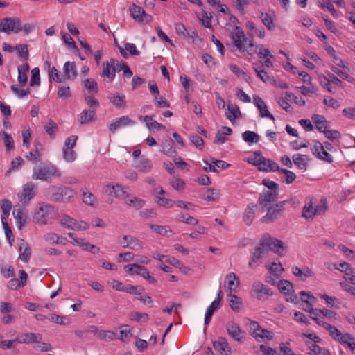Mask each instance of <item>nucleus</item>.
Listing matches in <instances>:
<instances>
[{
  "mask_svg": "<svg viewBox=\"0 0 355 355\" xmlns=\"http://www.w3.org/2000/svg\"><path fill=\"white\" fill-rule=\"evenodd\" d=\"M71 89L69 86L61 85L58 87V96L61 98H68L71 97Z\"/></svg>",
  "mask_w": 355,
  "mask_h": 355,
  "instance_id": "nucleus-48",
  "label": "nucleus"
},
{
  "mask_svg": "<svg viewBox=\"0 0 355 355\" xmlns=\"http://www.w3.org/2000/svg\"><path fill=\"white\" fill-rule=\"evenodd\" d=\"M49 78H52L57 83H62L65 81L63 76H60L58 69L55 67H52L49 70Z\"/></svg>",
  "mask_w": 355,
  "mask_h": 355,
  "instance_id": "nucleus-52",
  "label": "nucleus"
},
{
  "mask_svg": "<svg viewBox=\"0 0 355 355\" xmlns=\"http://www.w3.org/2000/svg\"><path fill=\"white\" fill-rule=\"evenodd\" d=\"M263 25L269 31H273L275 28L272 17L266 12H261L259 16Z\"/></svg>",
  "mask_w": 355,
  "mask_h": 355,
  "instance_id": "nucleus-32",
  "label": "nucleus"
},
{
  "mask_svg": "<svg viewBox=\"0 0 355 355\" xmlns=\"http://www.w3.org/2000/svg\"><path fill=\"white\" fill-rule=\"evenodd\" d=\"M130 318L132 320L139 322L144 320L146 322L148 320V315L147 313H142L139 312H132L130 314Z\"/></svg>",
  "mask_w": 355,
  "mask_h": 355,
  "instance_id": "nucleus-61",
  "label": "nucleus"
},
{
  "mask_svg": "<svg viewBox=\"0 0 355 355\" xmlns=\"http://www.w3.org/2000/svg\"><path fill=\"white\" fill-rule=\"evenodd\" d=\"M63 157L67 162H72L76 159V155L73 148H69L68 147H63Z\"/></svg>",
  "mask_w": 355,
  "mask_h": 355,
  "instance_id": "nucleus-45",
  "label": "nucleus"
},
{
  "mask_svg": "<svg viewBox=\"0 0 355 355\" xmlns=\"http://www.w3.org/2000/svg\"><path fill=\"white\" fill-rule=\"evenodd\" d=\"M162 152L167 156H173L177 153L176 150L173 148L168 141L162 145Z\"/></svg>",
  "mask_w": 355,
  "mask_h": 355,
  "instance_id": "nucleus-51",
  "label": "nucleus"
},
{
  "mask_svg": "<svg viewBox=\"0 0 355 355\" xmlns=\"http://www.w3.org/2000/svg\"><path fill=\"white\" fill-rule=\"evenodd\" d=\"M227 296L229 297V305L231 309L234 311H239L242 303L241 299L233 293H228Z\"/></svg>",
  "mask_w": 355,
  "mask_h": 355,
  "instance_id": "nucleus-36",
  "label": "nucleus"
},
{
  "mask_svg": "<svg viewBox=\"0 0 355 355\" xmlns=\"http://www.w3.org/2000/svg\"><path fill=\"white\" fill-rule=\"evenodd\" d=\"M136 168L141 172L148 173L152 169L151 161L148 158L142 157L137 164Z\"/></svg>",
  "mask_w": 355,
  "mask_h": 355,
  "instance_id": "nucleus-33",
  "label": "nucleus"
},
{
  "mask_svg": "<svg viewBox=\"0 0 355 355\" xmlns=\"http://www.w3.org/2000/svg\"><path fill=\"white\" fill-rule=\"evenodd\" d=\"M40 69L37 67H35L31 71V78L30 80V86L40 85Z\"/></svg>",
  "mask_w": 355,
  "mask_h": 355,
  "instance_id": "nucleus-47",
  "label": "nucleus"
},
{
  "mask_svg": "<svg viewBox=\"0 0 355 355\" xmlns=\"http://www.w3.org/2000/svg\"><path fill=\"white\" fill-rule=\"evenodd\" d=\"M278 288L282 293L289 295V297L286 299V301L294 304L299 303V299L295 294L293 284L289 281L285 279L279 281L278 283Z\"/></svg>",
  "mask_w": 355,
  "mask_h": 355,
  "instance_id": "nucleus-9",
  "label": "nucleus"
},
{
  "mask_svg": "<svg viewBox=\"0 0 355 355\" xmlns=\"http://www.w3.org/2000/svg\"><path fill=\"white\" fill-rule=\"evenodd\" d=\"M226 329L228 335L234 340L241 343L243 341V334L244 332L240 329L239 326L234 322H228L226 325Z\"/></svg>",
  "mask_w": 355,
  "mask_h": 355,
  "instance_id": "nucleus-13",
  "label": "nucleus"
},
{
  "mask_svg": "<svg viewBox=\"0 0 355 355\" xmlns=\"http://www.w3.org/2000/svg\"><path fill=\"white\" fill-rule=\"evenodd\" d=\"M323 133L325 137L331 140L338 139L341 137V134L338 130H325Z\"/></svg>",
  "mask_w": 355,
  "mask_h": 355,
  "instance_id": "nucleus-64",
  "label": "nucleus"
},
{
  "mask_svg": "<svg viewBox=\"0 0 355 355\" xmlns=\"http://www.w3.org/2000/svg\"><path fill=\"white\" fill-rule=\"evenodd\" d=\"M115 336V333L112 331L101 330L99 332H97V337L101 340H112Z\"/></svg>",
  "mask_w": 355,
  "mask_h": 355,
  "instance_id": "nucleus-49",
  "label": "nucleus"
},
{
  "mask_svg": "<svg viewBox=\"0 0 355 355\" xmlns=\"http://www.w3.org/2000/svg\"><path fill=\"white\" fill-rule=\"evenodd\" d=\"M327 328L326 329L329 335L332 337L335 340H338L339 339V336L341 335V332L338 330L336 327L329 324V325H327Z\"/></svg>",
  "mask_w": 355,
  "mask_h": 355,
  "instance_id": "nucleus-63",
  "label": "nucleus"
},
{
  "mask_svg": "<svg viewBox=\"0 0 355 355\" xmlns=\"http://www.w3.org/2000/svg\"><path fill=\"white\" fill-rule=\"evenodd\" d=\"M213 347L222 355H231L230 347L225 337H219L217 340L214 341Z\"/></svg>",
  "mask_w": 355,
  "mask_h": 355,
  "instance_id": "nucleus-16",
  "label": "nucleus"
},
{
  "mask_svg": "<svg viewBox=\"0 0 355 355\" xmlns=\"http://www.w3.org/2000/svg\"><path fill=\"white\" fill-rule=\"evenodd\" d=\"M130 16L135 20L139 21L142 16V14H144V10L135 4H132L130 6L129 8Z\"/></svg>",
  "mask_w": 355,
  "mask_h": 355,
  "instance_id": "nucleus-37",
  "label": "nucleus"
},
{
  "mask_svg": "<svg viewBox=\"0 0 355 355\" xmlns=\"http://www.w3.org/2000/svg\"><path fill=\"white\" fill-rule=\"evenodd\" d=\"M141 268V265L138 264H128L125 266V270L131 275H139Z\"/></svg>",
  "mask_w": 355,
  "mask_h": 355,
  "instance_id": "nucleus-60",
  "label": "nucleus"
},
{
  "mask_svg": "<svg viewBox=\"0 0 355 355\" xmlns=\"http://www.w3.org/2000/svg\"><path fill=\"white\" fill-rule=\"evenodd\" d=\"M13 215L16 219L18 228L21 229L26 223V214L21 209H18L13 211Z\"/></svg>",
  "mask_w": 355,
  "mask_h": 355,
  "instance_id": "nucleus-31",
  "label": "nucleus"
},
{
  "mask_svg": "<svg viewBox=\"0 0 355 355\" xmlns=\"http://www.w3.org/2000/svg\"><path fill=\"white\" fill-rule=\"evenodd\" d=\"M327 209L328 205L327 198H322L320 200V205H317L313 211L312 210V216L324 214Z\"/></svg>",
  "mask_w": 355,
  "mask_h": 355,
  "instance_id": "nucleus-35",
  "label": "nucleus"
},
{
  "mask_svg": "<svg viewBox=\"0 0 355 355\" xmlns=\"http://www.w3.org/2000/svg\"><path fill=\"white\" fill-rule=\"evenodd\" d=\"M323 103L325 105L334 109L338 108L340 107L339 102L331 96H324Z\"/></svg>",
  "mask_w": 355,
  "mask_h": 355,
  "instance_id": "nucleus-62",
  "label": "nucleus"
},
{
  "mask_svg": "<svg viewBox=\"0 0 355 355\" xmlns=\"http://www.w3.org/2000/svg\"><path fill=\"white\" fill-rule=\"evenodd\" d=\"M44 130L51 137H54L55 132L58 130V127L56 123L52 119H49L47 123L44 125Z\"/></svg>",
  "mask_w": 355,
  "mask_h": 355,
  "instance_id": "nucleus-41",
  "label": "nucleus"
},
{
  "mask_svg": "<svg viewBox=\"0 0 355 355\" xmlns=\"http://www.w3.org/2000/svg\"><path fill=\"white\" fill-rule=\"evenodd\" d=\"M85 100L86 101L87 105L89 107V109H95L99 107L98 101L92 95H88L85 97Z\"/></svg>",
  "mask_w": 355,
  "mask_h": 355,
  "instance_id": "nucleus-56",
  "label": "nucleus"
},
{
  "mask_svg": "<svg viewBox=\"0 0 355 355\" xmlns=\"http://www.w3.org/2000/svg\"><path fill=\"white\" fill-rule=\"evenodd\" d=\"M124 243L121 242L123 248H130V249L138 250L143 248L142 243L135 237L130 235H125L123 237Z\"/></svg>",
  "mask_w": 355,
  "mask_h": 355,
  "instance_id": "nucleus-17",
  "label": "nucleus"
},
{
  "mask_svg": "<svg viewBox=\"0 0 355 355\" xmlns=\"http://www.w3.org/2000/svg\"><path fill=\"white\" fill-rule=\"evenodd\" d=\"M284 245V244L282 241L277 239H273L268 234H264L259 241V245L252 253L249 266L251 268L257 266L258 265V261L270 250L277 253L279 256H283L284 251L285 250Z\"/></svg>",
  "mask_w": 355,
  "mask_h": 355,
  "instance_id": "nucleus-2",
  "label": "nucleus"
},
{
  "mask_svg": "<svg viewBox=\"0 0 355 355\" xmlns=\"http://www.w3.org/2000/svg\"><path fill=\"white\" fill-rule=\"evenodd\" d=\"M22 31L21 19L17 17H5L0 20V33H17Z\"/></svg>",
  "mask_w": 355,
  "mask_h": 355,
  "instance_id": "nucleus-6",
  "label": "nucleus"
},
{
  "mask_svg": "<svg viewBox=\"0 0 355 355\" xmlns=\"http://www.w3.org/2000/svg\"><path fill=\"white\" fill-rule=\"evenodd\" d=\"M235 31L234 33H232V40L234 45L240 52L248 51L249 55L257 53L259 58L262 60L266 58H273L270 50L264 49L263 45L255 46L254 40H248L243 31L239 26H236Z\"/></svg>",
  "mask_w": 355,
  "mask_h": 355,
  "instance_id": "nucleus-1",
  "label": "nucleus"
},
{
  "mask_svg": "<svg viewBox=\"0 0 355 355\" xmlns=\"http://www.w3.org/2000/svg\"><path fill=\"white\" fill-rule=\"evenodd\" d=\"M55 214L54 207L46 203H39L34 209L33 221L40 225H46Z\"/></svg>",
  "mask_w": 355,
  "mask_h": 355,
  "instance_id": "nucleus-4",
  "label": "nucleus"
},
{
  "mask_svg": "<svg viewBox=\"0 0 355 355\" xmlns=\"http://www.w3.org/2000/svg\"><path fill=\"white\" fill-rule=\"evenodd\" d=\"M177 219L180 222L190 225H197L198 223L197 219L189 216L188 214H180L177 216Z\"/></svg>",
  "mask_w": 355,
  "mask_h": 355,
  "instance_id": "nucleus-46",
  "label": "nucleus"
},
{
  "mask_svg": "<svg viewBox=\"0 0 355 355\" xmlns=\"http://www.w3.org/2000/svg\"><path fill=\"white\" fill-rule=\"evenodd\" d=\"M253 100L255 105L260 112V116L261 117H267L272 121L275 120L274 116L268 111L267 105L261 97L255 95L253 96Z\"/></svg>",
  "mask_w": 355,
  "mask_h": 355,
  "instance_id": "nucleus-15",
  "label": "nucleus"
},
{
  "mask_svg": "<svg viewBox=\"0 0 355 355\" xmlns=\"http://www.w3.org/2000/svg\"><path fill=\"white\" fill-rule=\"evenodd\" d=\"M252 288L253 291L256 293L257 299L261 300H265L273 294L270 288L261 282H255L253 284Z\"/></svg>",
  "mask_w": 355,
  "mask_h": 355,
  "instance_id": "nucleus-12",
  "label": "nucleus"
},
{
  "mask_svg": "<svg viewBox=\"0 0 355 355\" xmlns=\"http://www.w3.org/2000/svg\"><path fill=\"white\" fill-rule=\"evenodd\" d=\"M135 124V121L131 120L128 116H123L119 119H116L113 123L110 125V130L112 132H115L117 129L126 126L132 125Z\"/></svg>",
  "mask_w": 355,
  "mask_h": 355,
  "instance_id": "nucleus-21",
  "label": "nucleus"
},
{
  "mask_svg": "<svg viewBox=\"0 0 355 355\" xmlns=\"http://www.w3.org/2000/svg\"><path fill=\"white\" fill-rule=\"evenodd\" d=\"M293 163L300 168H304L307 166L310 160L309 155L295 154L293 156Z\"/></svg>",
  "mask_w": 355,
  "mask_h": 355,
  "instance_id": "nucleus-27",
  "label": "nucleus"
},
{
  "mask_svg": "<svg viewBox=\"0 0 355 355\" xmlns=\"http://www.w3.org/2000/svg\"><path fill=\"white\" fill-rule=\"evenodd\" d=\"M37 186L33 182L26 184L21 193H19V198L22 203L29 202L36 193Z\"/></svg>",
  "mask_w": 355,
  "mask_h": 355,
  "instance_id": "nucleus-11",
  "label": "nucleus"
},
{
  "mask_svg": "<svg viewBox=\"0 0 355 355\" xmlns=\"http://www.w3.org/2000/svg\"><path fill=\"white\" fill-rule=\"evenodd\" d=\"M60 172L58 168L51 164H44L33 168V178L42 181H49L52 177H60Z\"/></svg>",
  "mask_w": 355,
  "mask_h": 355,
  "instance_id": "nucleus-5",
  "label": "nucleus"
},
{
  "mask_svg": "<svg viewBox=\"0 0 355 355\" xmlns=\"http://www.w3.org/2000/svg\"><path fill=\"white\" fill-rule=\"evenodd\" d=\"M150 228L158 234L165 236L168 232H171V230L168 229L167 226H160L157 225H150Z\"/></svg>",
  "mask_w": 355,
  "mask_h": 355,
  "instance_id": "nucleus-55",
  "label": "nucleus"
},
{
  "mask_svg": "<svg viewBox=\"0 0 355 355\" xmlns=\"http://www.w3.org/2000/svg\"><path fill=\"white\" fill-rule=\"evenodd\" d=\"M230 70L236 74L237 76H243V78L248 81L250 80V76H248L245 72H244L243 70H241L239 67H237L236 64H230L229 66Z\"/></svg>",
  "mask_w": 355,
  "mask_h": 355,
  "instance_id": "nucleus-58",
  "label": "nucleus"
},
{
  "mask_svg": "<svg viewBox=\"0 0 355 355\" xmlns=\"http://www.w3.org/2000/svg\"><path fill=\"white\" fill-rule=\"evenodd\" d=\"M279 172L285 175V182L286 184L292 183L296 178L295 174L293 171L287 169L281 168Z\"/></svg>",
  "mask_w": 355,
  "mask_h": 355,
  "instance_id": "nucleus-57",
  "label": "nucleus"
},
{
  "mask_svg": "<svg viewBox=\"0 0 355 355\" xmlns=\"http://www.w3.org/2000/svg\"><path fill=\"white\" fill-rule=\"evenodd\" d=\"M96 199L95 196L90 192L83 193V201L86 205L89 206H94Z\"/></svg>",
  "mask_w": 355,
  "mask_h": 355,
  "instance_id": "nucleus-54",
  "label": "nucleus"
},
{
  "mask_svg": "<svg viewBox=\"0 0 355 355\" xmlns=\"http://www.w3.org/2000/svg\"><path fill=\"white\" fill-rule=\"evenodd\" d=\"M242 139L249 144H257L259 140V135L252 131L247 130L242 133Z\"/></svg>",
  "mask_w": 355,
  "mask_h": 355,
  "instance_id": "nucleus-30",
  "label": "nucleus"
},
{
  "mask_svg": "<svg viewBox=\"0 0 355 355\" xmlns=\"http://www.w3.org/2000/svg\"><path fill=\"white\" fill-rule=\"evenodd\" d=\"M226 279L227 280V290L229 293L236 292L239 285V280L236 275L234 272H230L226 276Z\"/></svg>",
  "mask_w": 355,
  "mask_h": 355,
  "instance_id": "nucleus-25",
  "label": "nucleus"
},
{
  "mask_svg": "<svg viewBox=\"0 0 355 355\" xmlns=\"http://www.w3.org/2000/svg\"><path fill=\"white\" fill-rule=\"evenodd\" d=\"M253 69L262 81L266 82L270 80L268 73L257 63H253Z\"/></svg>",
  "mask_w": 355,
  "mask_h": 355,
  "instance_id": "nucleus-43",
  "label": "nucleus"
},
{
  "mask_svg": "<svg viewBox=\"0 0 355 355\" xmlns=\"http://www.w3.org/2000/svg\"><path fill=\"white\" fill-rule=\"evenodd\" d=\"M35 153L30 152L28 155L26 156V157L33 162H37L40 159V157L41 154L40 152V149L42 148V145L38 141H35Z\"/></svg>",
  "mask_w": 355,
  "mask_h": 355,
  "instance_id": "nucleus-38",
  "label": "nucleus"
},
{
  "mask_svg": "<svg viewBox=\"0 0 355 355\" xmlns=\"http://www.w3.org/2000/svg\"><path fill=\"white\" fill-rule=\"evenodd\" d=\"M83 84L89 93L97 94L98 92L97 82L93 78H86Z\"/></svg>",
  "mask_w": 355,
  "mask_h": 355,
  "instance_id": "nucleus-34",
  "label": "nucleus"
},
{
  "mask_svg": "<svg viewBox=\"0 0 355 355\" xmlns=\"http://www.w3.org/2000/svg\"><path fill=\"white\" fill-rule=\"evenodd\" d=\"M15 50L18 56L23 60H27L28 59V46L26 44H19L15 46Z\"/></svg>",
  "mask_w": 355,
  "mask_h": 355,
  "instance_id": "nucleus-42",
  "label": "nucleus"
},
{
  "mask_svg": "<svg viewBox=\"0 0 355 355\" xmlns=\"http://www.w3.org/2000/svg\"><path fill=\"white\" fill-rule=\"evenodd\" d=\"M300 294L302 297V300L303 301V302L305 303V305L304 306L303 309L308 313H311V302L309 300L311 298V295H310L309 293H306L305 291H301L300 293Z\"/></svg>",
  "mask_w": 355,
  "mask_h": 355,
  "instance_id": "nucleus-50",
  "label": "nucleus"
},
{
  "mask_svg": "<svg viewBox=\"0 0 355 355\" xmlns=\"http://www.w3.org/2000/svg\"><path fill=\"white\" fill-rule=\"evenodd\" d=\"M46 196L51 201L67 202L74 197V191L64 186H50L46 190Z\"/></svg>",
  "mask_w": 355,
  "mask_h": 355,
  "instance_id": "nucleus-3",
  "label": "nucleus"
},
{
  "mask_svg": "<svg viewBox=\"0 0 355 355\" xmlns=\"http://www.w3.org/2000/svg\"><path fill=\"white\" fill-rule=\"evenodd\" d=\"M312 122L315 128L320 132H323L329 128V121L320 114L312 115Z\"/></svg>",
  "mask_w": 355,
  "mask_h": 355,
  "instance_id": "nucleus-18",
  "label": "nucleus"
},
{
  "mask_svg": "<svg viewBox=\"0 0 355 355\" xmlns=\"http://www.w3.org/2000/svg\"><path fill=\"white\" fill-rule=\"evenodd\" d=\"M287 204V201H281L270 207L268 206L266 208L267 213L261 218V221L263 223H270L277 220L282 216V213L285 210Z\"/></svg>",
  "mask_w": 355,
  "mask_h": 355,
  "instance_id": "nucleus-7",
  "label": "nucleus"
},
{
  "mask_svg": "<svg viewBox=\"0 0 355 355\" xmlns=\"http://www.w3.org/2000/svg\"><path fill=\"white\" fill-rule=\"evenodd\" d=\"M96 119V110L95 109L84 110L79 114V121L80 124H86Z\"/></svg>",
  "mask_w": 355,
  "mask_h": 355,
  "instance_id": "nucleus-22",
  "label": "nucleus"
},
{
  "mask_svg": "<svg viewBox=\"0 0 355 355\" xmlns=\"http://www.w3.org/2000/svg\"><path fill=\"white\" fill-rule=\"evenodd\" d=\"M313 153L318 158L327 161L329 163H331L333 162L331 155L326 151L323 145L318 141H314Z\"/></svg>",
  "mask_w": 355,
  "mask_h": 355,
  "instance_id": "nucleus-14",
  "label": "nucleus"
},
{
  "mask_svg": "<svg viewBox=\"0 0 355 355\" xmlns=\"http://www.w3.org/2000/svg\"><path fill=\"white\" fill-rule=\"evenodd\" d=\"M115 64L116 60L113 58L103 64V70L100 75L101 77L106 78L108 83L112 82L116 76Z\"/></svg>",
  "mask_w": 355,
  "mask_h": 355,
  "instance_id": "nucleus-10",
  "label": "nucleus"
},
{
  "mask_svg": "<svg viewBox=\"0 0 355 355\" xmlns=\"http://www.w3.org/2000/svg\"><path fill=\"white\" fill-rule=\"evenodd\" d=\"M105 192L108 195H114L116 198L123 197L125 193L124 189L121 187V185L118 184L116 185L112 184L106 185L105 187Z\"/></svg>",
  "mask_w": 355,
  "mask_h": 355,
  "instance_id": "nucleus-24",
  "label": "nucleus"
},
{
  "mask_svg": "<svg viewBox=\"0 0 355 355\" xmlns=\"http://www.w3.org/2000/svg\"><path fill=\"white\" fill-rule=\"evenodd\" d=\"M125 203L135 209H139L144 205L145 201L142 199L134 197L127 200Z\"/></svg>",
  "mask_w": 355,
  "mask_h": 355,
  "instance_id": "nucleus-44",
  "label": "nucleus"
},
{
  "mask_svg": "<svg viewBox=\"0 0 355 355\" xmlns=\"http://www.w3.org/2000/svg\"><path fill=\"white\" fill-rule=\"evenodd\" d=\"M226 117L231 121L241 116L239 107L236 105H227V112L225 113Z\"/></svg>",
  "mask_w": 355,
  "mask_h": 355,
  "instance_id": "nucleus-28",
  "label": "nucleus"
},
{
  "mask_svg": "<svg viewBox=\"0 0 355 355\" xmlns=\"http://www.w3.org/2000/svg\"><path fill=\"white\" fill-rule=\"evenodd\" d=\"M50 320L54 323H56L60 325H67L69 324L71 321L69 318L65 316L58 315L55 313H51L50 315Z\"/></svg>",
  "mask_w": 355,
  "mask_h": 355,
  "instance_id": "nucleus-40",
  "label": "nucleus"
},
{
  "mask_svg": "<svg viewBox=\"0 0 355 355\" xmlns=\"http://www.w3.org/2000/svg\"><path fill=\"white\" fill-rule=\"evenodd\" d=\"M20 245H19V258L24 262L26 263L29 261L31 254V249L28 244L23 239H21L19 240Z\"/></svg>",
  "mask_w": 355,
  "mask_h": 355,
  "instance_id": "nucleus-23",
  "label": "nucleus"
},
{
  "mask_svg": "<svg viewBox=\"0 0 355 355\" xmlns=\"http://www.w3.org/2000/svg\"><path fill=\"white\" fill-rule=\"evenodd\" d=\"M64 80H74L77 77V70L74 62H66L63 67Z\"/></svg>",
  "mask_w": 355,
  "mask_h": 355,
  "instance_id": "nucleus-19",
  "label": "nucleus"
},
{
  "mask_svg": "<svg viewBox=\"0 0 355 355\" xmlns=\"http://www.w3.org/2000/svg\"><path fill=\"white\" fill-rule=\"evenodd\" d=\"M278 200V192L270 190H263L258 198V202L261 207V211H265L270 202H277Z\"/></svg>",
  "mask_w": 355,
  "mask_h": 355,
  "instance_id": "nucleus-8",
  "label": "nucleus"
},
{
  "mask_svg": "<svg viewBox=\"0 0 355 355\" xmlns=\"http://www.w3.org/2000/svg\"><path fill=\"white\" fill-rule=\"evenodd\" d=\"M11 90L20 98L30 94V89L28 88L26 89H19L17 85H12L11 86Z\"/></svg>",
  "mask_w": 355,
  "mask_h": 355,
  "instance_id": "nucleus-53",
  "label": "nucleus"
},
{
  "mask_svg": "<svg viewBox=\"0 0 355 355\" xmlns=\"http://www.w3.org/2000/svg\"><path fill=\"white\" fill-rule=\"evenodd\" d=\"M62 37L64 42L69 46V48L78 51L76 42L70 35L62 33Z\"/></svg>",
  "mask_w": 355,
  "mask_h": 355,
  "instance_id": "nucleus-59",
  "label": "nucleus"
},
{
  "mask_svg": "<svg viewBox=\"0 0 355 355\" xmlns=\"http://www.w3.org/2000/svg\"><path fill=\"white\" fill-rule=\"evenodd\" d=\"M280 168H281L279 166V165L276 162H275L269 159H266L265 157L263 159L262 166L259 167V171H265V172L276 171H279L280 170Z\"/></svg>",
  "mask_w": 355,
  "mask_h": 355,
  "instance_id": "nucleus-26",
  "label": "nucleus"
},
{
  "mask_svg": "<svg viewBox=\"0 0 355 355\" xmlns=\"http://www.w3.org/2000/svg\"><path fill=\"white\" fill-rule=\"evenodd\" d=\"M42 339L40 334L24 333L19 335V343H40Z\"/></svg>",
  "mask_w": 355,
  "mask_h": 355,
  "instance_id": "nucleus-20",
  "label": "nucleus"
},
{
  "mask_svg": "<svg viewBox=\"0 0 355 355\" xmlns=\"http://www.w3.org/2000/svg\"><path fill=\"white\" fill-rule=\"evenodd\" d=\"M312 320H313L318 325L324 327L325 329L327 328V325H329V323L325 322L323 320V317L319 314L318 309L312 308Z\"/></svg>",
  "mask_w": 355,
  "mask_h": 355,
  "instance_id": "nucleus-39",
  "label": "nucleus"
},
{
  "mask_svg": "<svg viewBox=\"0 0 355 355\" xmlns=\"http://www.w3.org/2000/svg\"><path fill=\"white\" fill-rule=\"evenodd\" d=\"M108 98L116 107H125V96L123 94H115L114 95H110L108 96Z\"/></svg>",
  "mask_w": 355,
  "mask_h": 355,
  "instance_id": "nucleus-29",
  "label": "nucleus"
}]
</instances>
